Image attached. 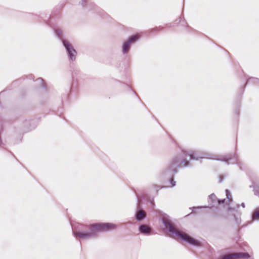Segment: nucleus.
Instances as JSON below:
<instances>
[{"label": "nucleus", "instance_id": "obj_1", "mask_svg": "<svg viewBox=\"0 0 259 259\" xmlns=\"http://www.w3.org/2000/svg\"><path fill=\"white\" fill-rule=\"evenodd\" d=\"M163 222L166 229H167L169 232L175 233L177 237V238H176L177 239H180L195 245H198L199 244V242L197 240L191 237L188 234L176 229L174 224L170 221L164 220Z\"/></svg>", "mask_w": 259, "mask_h": 259}, {"label": "nucleus", "instance_id": "obj_12", "mask_svg": "<svg viewBox=\"0 0 259 259\" xmlns=\"http://www.w3.org/2000/svg\"><path fill=\"white\" fill-rule=\"evenodd\" d=\"M224 201H225V199H224V200H223L222 201H219V203H221L222 202L223 203Z\"/></svg>", "mask_w": 259, "mask_h": 259}, {"label": "nucleus", "instance_id": "obj_13", "mask_svg": "<svg viewBox=\"0 0 259 259\" xmlns=\"http://www.w3.org/2000/svg\"><path fill=\"white\" fill-rule=\"evenodd\" d=\"M231 159V157H229V158H228L227 159H225V160H226V161H227V160H229V159Z\"/></svg>", "mask_w": 259, "mask_h": 259}, {"label": "nucleus", "instance_id": "obj_7", "mask_svg": "<svg viewBox=\"0 0 259 259\" xmlns=\"http://www.w3.org/2000/svg\"><path fill=\"white\" fill-rule=\"evenodd\" d=\"M102 227V231H108L116 228V225L112 223H102L100 225Z\"/></svg>", "mask_w": 259, "mask_h": 259}, {"label": "nucleus", "instance_id": "obj_4", "mask_svg": "<svg viewBox=\"0 0 259 259\" xmlns=\"http://www.w3.org/2000/svg\"><path fill=\"white\" fill-rule=\"evenodd\" d=\"M140 37V35L139 34H137L135 35H133L130 37L128 40L125 42L123 45V52L124 53H127L130 50V45L132 43L134 42L137 40H138Z\"/></svg>", "mask_w": 259, "mask_h": 259}, {"label": "nucleus", "instance_id": "obj_10", "mask_svg": "<svg viewBox=\"0 0 259 259\" xmlns=\"http://www.w3.org/2000/svg\"><path fill=\"white\" fill-rule=\"evenodd\" d=\"M252 218L254 220H259V209H256L253 213Z\"/></svg>", "mask_w": 259, "mask_h": 259}, {"label": "nucleus", "instance_id": "obj_5", "mask_svg": "<svg viewBox=\"0 0 259 259\" xmlns=\"http://www.w3.org/2000/svg\"><path fill=\"white\" fill-rule=\"evenodd\" d=\"M189 161L187 160H182L180 157H176L171 162V166L177 165L180 167H183L188 165Z\"/></svg>", "mask_w": 259, "mask_h": 259}, {"label": "nucleus", "instance_id": "obj_11", "mask_svg": "<svg viewBox=\"0 0 259 259\" xmlns=\"http://www.w3.org/2000/svg\"><path fill=\"white\" fill-rule=\"evenodd\" d=\"M226 193L227 197L228 199L229 202H231L232 201L231 195L230 194V192H229V190H226Z\"/></svg>", "mask_w": 259, "mask_h": 259}, {"label": "nucleus", "instance_id": "obj_9", "mask_svg": "<svg viewBox=\"0 0 259 259\" xmlns=\"http://www.w3.org/2000/svg\"><path fill=\"white\" fill-rule=\"evenodd\" d=\"M146 217V213L144 211L141 210L137 212L136 214V219L138 220H142Z\"/></svg>", "mask_w": 259, "mask_h": 259}, {"label": "nucleus", "instance_id": "obj_6", "mask_svg": "<svg viewBox=\"0 0 259 259\" xmlns=\"http://www.w3.org/2000/svg\"><path fill=\"white\" fill-rule=\"evenodd\" d=\"M63 45L67 49L70 58L72 60H75L76 56V51L72 48V46L67 40H63Z\"/></svg>", "mask_w": 259, "mask_h": 259}, {"label": "nucleus", "instance_id": "obj_8", "mask_svg": "<svg viewBox=\"0 0 259 259\" xmlns=\"http://www.w3.org/2000/svg\"><path fill=\"white\" fill-rule=\"evenodd\" d=\"M140 231L142 233L149 234L151 231L150 228L146 225H142L140 227Z\"/></svg>", "mask_w": 259, "mask_h": 259}, {"label": "nucleus", "instance_id": "obj_3", "mask_svg": "<svg viewBox=\"0 0 259 259\" xmlns=\"http://www.w3.org/2000/svg\"><path fill=\"white\" fill-rule=\"evenodd\" d=\"M249 257L250 255L248 253L236 252L225 255L220 259H241L248 258Z\"/></svg>", "mask_w": 259, "mask_h": 259}, {"label": "nucleus", "instance_id": "obj_2", "mask_svg": "<svg viewBox=\"0 0 259 259\" xmlns=\"http://www.w3.org/2000/svg\"><path fill=\"white\" fill-rule=\"evenodd\" d=\"M100 225H102V223H97L91 225L90 226V229L91 231V232H77L75 235L77 237L81 238L91 237L96 232L102 231V227L100 226Z\"/></svg>", "mask_w": 259, "mask_h": 259}]
</instances>
